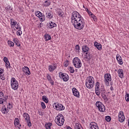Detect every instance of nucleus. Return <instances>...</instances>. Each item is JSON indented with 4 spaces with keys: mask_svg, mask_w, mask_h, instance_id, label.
I'll return each mask as SVG.
<instances>
[{
    "mask_svg": "<svg viewBox=\"0 0 129 129\" xmlns=\"http://www.w3.org/2000/svg\"><path fill=\"white\" fill-rule=\"evenodd\" d=\"M71 23L75 29L82 30L85 26V21L78 12H73L71 16Z\"/></svg>",
    "mask_w": 129,
    "mask_h": 129,
    "instance_id": "obj_1",
    "label": "nucleus"
},
{
    "mask_svg": "<svg viewBox=\"0 0 129 129\" xmlns=\"http://www.w3.org/2000/svg\"><path fill=\"white\" fill-rule=\"evenodd\" d=\"M85 84L87 88L89 89L93 88V86L95 85L94 78L93 77L89 76L87 77Z\"/></svg>",
    "mask_w": 129,
    "mask_h": 129,
    "instance_id": "obj_2",
    "label": "nucleus"
},
{
    "mask_svg": "<svg viewBox=\"0 0 129 129\" xmlns=\"http://www.w3.org/2000/svg\"><path fill=\"white\" fill-rule=\"evenodd\" d=\"M54 121L57 125L59 126H62L64 124V121L65 119H64V116L62 114H58V115L55 117Z\"/></svg>",
    "mask_w": 129,
    "mask_h": 129,
    "instance_id": "obj_3",
    "label": "nucleus"
},
{
    "mask_svg": "<svg viewBox=\"0 0 129 129\" xmlns=\"http://www.w3.org/2000/svg\"><path fill=\"white\" fill-rule=\"evenodd\" d=\"M11 85L12 89L14 90H17L19 88V82L16 78H12L11 82Z\"/></svg>",
    "mask_w": 129,
    "mask_h": 129,
    "instance_id": "obj_4",
    "label": "nucleus"
},
{
    "mask_svg": "<svg viewBox=\"0 0 129 129\" xmlns=\"http://www.w3.org/2000/svg\"><path fill=\"white\" fill-rule=\"evenodd\" d=\"M73 63L76 68H81V66H82V62L78 57H75L73 59Z\"/></svg>",
    "mask_w": 129,
    "mask_h": 129,
    "instance_id": "obj_5",
    "label": "nucleus"
},
{
    "mask_svg": "<svg viewBox=\"0 0 129 129\" xmlns=\"http://www.w3.org/2000/svg\"><path fill=\"white\" fill-rule=\"evenodd\" d=\"M96 106L101 112H104V111H105V106L102 103H101V102L99 101H97L96 103Z\"/></svg>",
    "mask_w": 129,
    "mask_h": 129,
    "instance_id": "obj_6",
    "label": "nucleus"
},
{
    "mask_svg": "<svg viewBox=\"0 0 129 129\" xmlns=\"http://www.w3.org/2000/svg\"><path fill=\"white\" fill-rule=\"evenodd\" d=\"M109 81H111V76L110 74H105L104 75V82L107 86H109Z\"/></svg>",
    "mask_w": 129,
    "mask_h": 129,
    "instance_id": "obj_7",
    "label": "nucleus"
},
{
    "mask_svg": "<svg viewBox=\"0 0 129 129\" xmlns=\"http://www.w3.org/2000/svg\"><path fill=\"white\" fill-rule=\"evenodd\" d=\"M23 116L25 119V120L27 121L28 126H32V123L31 122V118L30 117V115H29L28 113H23Z\"/></svg>",
    "mask_w": 129,
    "mask_h": 129,
    "instance_id": "obj_8",
    "label": "nucleus"
},
{
    "mask_svg": "<svg viewBox=\"0 0 129 129\" xmlns=\"http://www.w3.org/2000/svg\"><path fill=\"white\" fill-rule=\"evenodd\" d=\"M54 108L56 110H64L65 109V107L59 103H55L54 104Z\"/></svg>",
    "mask_w": 129,
    "mask_h": 129,
    "instance_id": "obj_9",
    "label": "nucleus"
},
{
    "mask_svg": "<svg viewBox=\"0 0 129 129\" xmlns=\"http://www.w3.org/2000/svg\"><path fill=\"white\" fill-rule=\"evenodd\" d=\"M59 73V77L60 78H62L63 81H68L69 80V76L66 73Z\"/></svg>",
    "mask_w": 129,
    "mask_h": 129,
    "instance_id": "obj_10",
    "label": "nucleus"
},
{
    "mask_svg": "<svg viewBox=\"0 0 129 129\" xmlns=\"http://www.w3.org/2000/svg\"><path fill=\"white\" fill-rule=\"evenodd\" d=\"M118 121L120 122H123L124 121V119H125V118L124 117V115H123V112L120 111L118 114Z\"/></svg>",
    "mask_w": 129,
    "mask_h": 129,
    "instance_id": "obj_11",
    "label": "nucleus"
},
{
    "mask_svg": "<svg viewBox=\"0 0 129 129\" xmlns=\"http://www.w3.org/2000/svg\"><path fill=\"white\" fill-rule=\"evenodd\" d=\"M22 71L27 75V76H29L30 74H31V72H30V69L28 67H24L22 69Z\"/></svg>",
    "mask_w": 129,
    "mask_h": 129,
    "instance_id": "obj_12",
    "label": "nucleus"
},
{
    "mask_svg": "<svg viewBox=\"0 0 129 129\" xmlns=\"http://www.w3.org/2000/svg\"><path fill=\"white\" fill-rule=\"evenodd\" d=\"M90 129H99L97 123L95 122H91L90 123Z\"/></svg>",
    "mask_w": 129,
    "mask_h": 129,
    "instance_id": "obj_13",
    "label": "nucleus"
},
{
    "mask_svg": "<svg viewBox=\"0 0 129 129\" xmlns=\"http://www.w3.org/2000/svg\"><path fill=\"white\" fill-rule=\"evenodd\" d=\"M92 54L89 52L88 53H86L85 59H86L87 61H91V59H92Z\"/></svg>",
    "mask_w": 129,
    "mask_h": 129,
    "instance_id": "obj_14",
    "label": "nucleus"
},
{
    "mask_svg": "<svg viewBox=\"0 0 129 129\" xmlns=\"http://www.w3.org/2000/svg\"><path fill=\"white\" fill-rule=\"evenodd\" d=\"M57 68V64L56 63L53 65H49L48 66V70L49 72H53L55 69Z\"/></svg>",
    "mask_w": 129,
    "mask_h": 129,
    "instance_id": "obj_15",
    "label": "nucleus"
},
{
    "mask_svg": "<svg viewBox=\"0 0 129 129\" xmlns=\"http://www.w3.org/2000/svg\"><path fill=\"white\" fill-rule=\"evenodd\" d=\"M72 90L74 96H76V97H79L80 96L78 90H77L76 88H73Z\"/></svg>",
    "mask_w": 129,
    "mask_h": 129,
    "instance_id": "obj_16",
    "label": "nucleus"
},
{
    "mask_svg": "<svg viewBox=\"0 0 129 129\" xmlns=\"http://www.w3.org/2000/svg\"><path fill=\"white\" fill-rule=\"evenodd\" d=\"M83 53L84 54H86V53L89 52V47L87 45H84L82 48Z\"/></svg>",
    "mask_w": 129,
    "mask_h": 129,
    "instance_id": "obj_17",
    "label": "nucleus"
},
{
    "mask_svg": "<svg viewBox=\"0 0 129 129\" xmlns=\"http://www.w3.org/2000/svg\"><path fill=\"white\" fill-rule=\"evenodd\" d=\"M116 59L120 65H122V64H123V62H122V59H121V56H120L119 54H117L116 55Z\"/></svg>",
    "mask_w": 129,
    "mask_h": 129,
    "instance_id": "obj_18",
    "label": "nucleus"
},
{
    "mask_svg": "<svg viewBox=\"0 0 129 129\" xmlns=\"http://www.w3.org/2000/svg\"><path fill=\"white\" fill-rule=\"evenodd\" d=\"M117 73L120 78H121V79L123 78V70L122 69H119L117 71Z\"/></svg>",
    "mask_w": 129,
    "mask_h": 129,
    "instance_id": "obj_19",
    "label": "nucleus"
},
{
    "mask_svg": "<svg viewBox=\"0 0 129 129\" xmlns=\"http://www.w3.org/2000/svg\"><path fill=\"white\" fill-rule=\"evenodd\" d=\"M95 47H96L98 50H101L102 48V45L100 43H98L97 42H95L94 43Z\"/></svg>",
    "mask_w": 129,
    "mask_h": 129,
    "instance_id": "obj_20",
    "label": "nucleus"
},
{
    "mask_svg": "<svg viewBox=\"0 0 129 129\" xmlns=\"http://www.w3.org/2000/svg\"><path fill=\"white\" fill-rule=\"evenodd\" d=\"M4 70L3 69L0 68V78L2 79V80H5L6 79V78L4 77Z\"/></svg>",
    "mask_w": 129,
    "mask_h": 129,
    "instance_id": "obj_21",
    "label": "nucleus"
},
{
    "mask_svg": "<svg viewBox=\"0 0 129 129\" xmlns=\"http://www.w3.org/2000/svg\"><path fill=\"white\" fill-rule=\"evenodd\" d=\"M47 78L49 82H50V84L52 85H54V81L52 80V78H51V76L50 75H47Z\"/></svg>",
    "mask_w": 129,
    "mask_h": 129,
    "instance_id": "obj_22",
    "label": "nucleus"
},
{
    "mask_svg": "<svg viewBox=\"0 0 129 129\" xmlns=\"http://www.w3.org/2000/svg\"><path fill=\"white\" fill-rule=\"evenodd\" d=\"M46 16L47 19H53V14L51 12H49V13H46Z\"/></svg>",
    "mask_w": 129,
    "mask_h": 129,
    "instance_id": "obj_23",
    "label": "nucleus"
},
{
    "mask_svg": "<svg viewBox=\"0 0 129 129\" xmlns=\"http://www.w3.org/2000/svg\"><path fill=\"white\" fill-rule=\"evenodd\" d=\"M57 25L53 22H49V28L50 29H53V28H55V27H56Z\"/></svg>",
    "mask_w": 129,
    "mask_h": 129,
    "instance_id": "obj_24",
    "label": "nucleus"
},
{
    "mask_svg": "<svg viewBox=\"0 0 129 129\" xmlns=\"http://www.w3.org/2000/svg\"><path fill=\"white\" fill-rule=\"evenodd\" d=\"M52 123L51 122H48L45 123V126L46 129H51V127L52 125Z\"/></svg>",
    "mask_w": 129,
    "mask_h": 129,
    "instance_id": "obj_25",
    "label": "nucleus"
},
{
    "mask_svg": "<svg viewBox=\"0 0 129 129\" xmlns=\"http://www.w3.org/2000/svg\"><path fill=\"white\" fill-rule=\"evenodd\" d=\"M2 112L4 114H6V113H8L9 112V109L6 107V106H4L2 108Z\"/></svg>",
    "mask_w": 129,
    "mask_h": 129,
    "instance_id": "obj_26",
    "label": "nucleus"
},
{
    "mask_svg": "<svg viewBox=\"0 0 129 129\" xmlns=\"http://www.w3.org/2000/svg\"><path fill=\"white\" fill-rule=\"evenodd\" d=\"M100 93L101 96H102L103 95H106V92L105 91L104 88H102L100 89Z\"/></svg>",
    "mask_w": 129,
    "mask_h": 129,
    "instance_id": "obj_27",
    "label": "nucleus"
},
{
    "mask_svg": "<svg viewBox=\"0 0 129 129\" xmlns=\"http://www.w3.org/2000/svg\"><path fill=\"white\" fill-rule=\"evenodd\" d=\"M13 42H14L16 45L18 46V47H20L21 46V44L20 43L18 38H14Z\"/></svg>",
    "mask_w": 129,
    "mask_h": 129,
    "instance_id": "obj_28",
    "label": "nucleus"
},
{
    "mask_svg": "<svg viewBox=\"0 0 129 129\" xmlns=\"http://www.w3.org/2000/svg\"><path fill=\"white\" fill-rule=\"evenodd\" d=\"M82 126L80 123H76L75 126V129H82Z\"/></svg>",
    "mask_w": 129,
    "mask_h": 129,
    "instance_id": "obj_29",
    "label": "nucleus"
},
{
    "mask_svg": "<svg viewBox=\"0 0 129 129\" xmlns=\"http://www.w3.org/2000/svg\"><path fill=\"white\" fill-rule=\"evenodd\" d=\"M51 5V2L49 0H47L44 2L43 4L44 7H49Z\"/></svg>",
    "mask_w": 129,
    "mask_h": 129,
    "instance_id": "obj_30",
    "label": "nucleus"
},
{
    "mask_svg": "<svg viewBox=\"0 0 129 129\" xmlns=\"http://www.w3.org/2000/svg\"><path fill=\"white\" fill-rule=\"evenodd\" d=\"M22 28L20 25V23H17V24L15 25L14 30H21Z\"/></svg>",
    "mask_w": 129,
    "mask_h": 129,
    "instance_id": "obj_31",
    "label": "nucleus"
},
{
    "mask_svg": "<svg viewBox=\"0 0 129 129\" xmlns=\"http://www.w3.org/2000/svg\"><path fill=\"white\" fill-rule=\"evenodd\" d=\"M44 39H45V41L47 42V41H49V40H51V36H50L48 34H45Z\"/></svg>",
    "mask_w": 129,
    "mask_h": 129,
    "instance_id": "obj_32",
    "label": "nucleus"
},
{
    "mask_svg": "<svg viewBox=\"0 0 129 129\" xmlns=\"http://www.w3.org/2000/svg\"><path fill=\"white\" fill-rule=\"evenodd\" d=\"M8 99V96H6L5 97V99H3V98H0V104H3L6 100Z\"/></svg>",
    "mask_w": 129,
    "mask_h": 129,
    "instance_id": "obj_33",
    "label": "nucleus"
},
{
    "mask_svg": "<svg viewBox=\"0 0 129 129\" xmlns=\"http://www.w3.org/2000/svg\"><path fill=\"white\" fill-rule=\"evenodd\" d=\"M11 25L12 28H15V26H16V24H17V21H13V19H11Z\"/></svg>",
    "mask_w": 129,
    "mask_h": 129,
    "instance_id": "obj_34",
    "label": "nucleus"
},
{
    "mask_svg": "<svg viewBox=\"0 0 129 129\" xmlns=\"http://www.w3.org/2000/svg\"><path fill=\"white\" fill-rule=\"evenodd\" d=\"M15 125H19L20 124V120L18 118H16L14 122Z\"/></svg>",
    "mask_w": 129,
    "mask_h": 129,
    "instance_id": "obj_35",
    "label": "nucleus"
},
{
    "mask_svg": "<svg viewBox=\"0 0 129 129\" xmlns=\"http://www.w3.org/2000/svg\"><path fill=\"white\" fill-rule=\"evenodd\" d=\"M45 15H44V14H43L39 17L40 22H44V21H45Z\"/></svg>",
    "mask_w": 129,
    "mask_h": 129,
    "instance_id": "obj_36",
    "label": "nucleus"
},
{
    "mask_svg": "<svg viewBox=\"0 0 129 129\" xmlns=\"http://www.w3.org/2000/svg\"><path fill=\"white\" fill-rule=\"evenodd\" d=\"M42 100H43V101H44V102H45V103H48V102H49V101H48V98H47L46 96H42Z\"/></svg>",
    "mask_w": 129,
    "mask_h": 129,
    "instance_id": "obj_37",
    "label": "nucleus"
},
{
    "mask_svg": "<svg viewBox=\"0 0 129 129\" xmlns=\"http://www.w3.org/2000/svg\"><path fill=\"white\" fill-rule=\"evenodd\" d=\"M8 44L9 45V47H14V46H15V44L12 41L9 40L8 42Z\"/></svg>",
    "mask_w": 129,
    "mask_h": 129,
    "instance_id": "obj_38",
    "label": "nucleus"
},
{
    "mask_svg": "<svg viewBox=\"0 0 129 129\" xmlns=\"http://www.w3.org/2000/svg\"><path fill=\"white\" fill-rule=\"evenodd\" d=\"M100 90H99V82H97L95 84V91Z\"/></svg>",
    "mask_w": 129,
    "mask_h": 129,
    "instance_id": "obj_39",
    "label": "nucleus"
},
{
    "mask_svg": "<svg viewBox=\"0 0 129 129\" xmlns=\"http://www.w3.org/2000/svg\"><path fill=\"white\" fill-rule=\"evenodd\" d=\"M102 97L105 102L108 101V98L106 96V95H103V96H102Z\"/></svg>",
    "mask_w": 129,
    "mask_h": 129,
    "instance_id": "obj_40",
    "label": "nucleus"
},
{
    "mask_svg": "<svg viewBox=\"0 0 129 129\" xmlns=\"http://www.w3.org/2000/svg\"><path fill=\"white\" fill-rule=\"evenodd\" d=\"M42 14H42L40 11H37L36 13H35L36 16L38 18H39L40 16H42Z\"/></svg>",
    "mask_w": 129,
    "mask_h": 129,
    "instance_id": "obj_41",
    "label": "nucleus"
},
{
    "mask_svg": "<svg viewBox=\"0 0 129 129\" xmlns=\"http://www.w3.org/2000/svg\"><path fill=\"white\" fill-rule=\"evenodd\" d=\"M125 99L126 101H129V95L128 93H127V92L126 93V95H125Z\"/></svg>",
    "mask_w": 129,
    "mask_h": 129,
    "instance_id": "obj_42",
    "label": "nucleus"
},
{
    "mask_svg": "<svg viewBox=\"0 0 129 129\" xmlns=\"http://www.w3.org/2000/svg\"><path fill=\"white\" fill-rule=\"evenodd\" d=\"M75 49L77 52H78L79 53V51H80V46H79V45H77L75 46Z\"/></svg>",
    "mask_w": 129,
    "mask_h": 129,
    "instance_id": "obj_43",
    "label": "nucleus"
},
{
    "mask_svg": "<svg viewBox=\"0 0 129 129\" xmlns=\"http://www.w3.org/2000/svg\"><path fill=\"white\" fill-rule=\"evenodd\" d=\"M105 119L106 120V121H110L111 118L109 116H106Z\"/></svg>",
    "mask_w": 129,
    "mask_h": 129,
    "instance_id": "obj_44",
    "label": "nucleus"
},
{
    "mask_svg": "<svg viewBox=\"0 0 129 129\" xmlns=\"http://www.w3.org/2000/svg\"><path fill=\"white\" fill-rule=\"evenodd\" d=\"M22 34V32L21 31V29H18V31H17V35L18 36H21Z\"/></svg>",
    "mask_w": 129,
    "mask_h": 129,
    "instance_id": "obj_45",
    "label": "nucleus"
},
{
    "mask_svg": "<svg viewBox=\"0 0 129 129\" xmlns=\"http://www.w3.org/2000/svg\"><path fill=\"white\" fill-rule=\"evenodd\" d=\"M41 107L43 109H45V108H46V105L45 104V103H44L43 102H42L41 103Z\"/></svg>",
    "mask_w": 129,
    "mask_h": 129,
    "instance_id": "obj_46",
    "label": "nucleus"
},
{
    "mask_svg": "<svg viewBox=\"0 0 129 129\" xmlns=\"http://www.w3.org/2000/svg\"><path fill=\"white\" fill-rule=\"evenodd\" d=\"M69 70L71 73H74V72H75V71L74 70V69L73 68V67H70L69 68Z\"/></svg>",
    "mask_w": 129,
    "mask_h": 129,
    "instance_id": "obj_47",
    "label": "nucleus"
},
{
    "mask_svg": "<svg viewBox=\"0 0 129 129\" xmlns=\"http://www.w3.org/2000/svg\"><path fill=\"white\" fill-rule=\"evenodd\" d=\"M57 14L58 16L61 17V18H63V14H62V12L60 10L57 12Z\"/></svg>",
    "mask_w": 129,
    "mask_h": 129,
    "instance_id": "obj_48",
    "label": "nucleus"
},
{
    "mask_svg": "<svg viewBox=\"0 0 129 129\" xmlns=\"http://www.w3.org/2000/svg\"><path fill=\"white\" fill-rule=\"evenodd\" d=\"M6 68H10L11 64H10V61L8 62H6Z\"/></svg>",
    "mask_w": 129,
    "mask_h": 129,
    "instance_id": "obj_49",
    "label": "nucleus"
},
{
    "mask_svg": "<svg viewBox=\"0 0 129 129\" xmlns=\"http://www.w3.org/2000/svg\"><path fill=\"white\" fill-rule=\"evenodd\" d=\"M4 61L5 62V63H9V59H8V57H4Z\"/></svg>",
    "mask_w": 129,
    "mask_h": 129,
    "instance_id": "obj_50",
    "label": "nucleus"
},
{
    "mask_svg": "<svg viewBox=\"0 0 129 129\" xmlns=\"http://www.w3.org/2000/svg\"><path fill=\"white\" fill-rule=\"evenodd\" d=\"M64 67H67L69 65V61L67 60L64 62Z\"/></svg>",
    "mask_w": 129,
    "mask_h": 129,
    "instance_id": "obj_51",
    "label": "nucleus"
},
{
    "mask_svg": "<svg viewBox=\"0 0 129 129\" xmlns=\"http://www.w3.org/2000/svg\"><path fill=\"white\" fill-rule=\"evenodd\" d=\"M95 93L97 96H99L100 95V90L95 91Z\"/></svg>",
    "mask_w": 129,
    "mask_h": 129,
    "instance_id": "obj_52",
    "label": "nucleus"
},
{
    "mask_svg": "<svg viewBox=\"0 0 129 129\" xmlns=\"http://www.w3.org/2000/svg\"><path fill=\"white\" fill-rule=\"evenodd\" d=\"M13 107V106L11 104V103H9L8 105H7V108H9L11 109Z\"/></svg>",
    "mask_w": 129,
    "mask_h": 129,
    "instance_id": "obj_53",
    "label": "nucleus"
},
{
    "mask_svg": "<svg viewBox=\"0 0 129 129\" xmlns=\"http://www.w3.org/2000/svg\"><path fill=\"white\" fill-rule=\"evenodd\" d=\"M4 94L3 92H0V97H4Z\"/></svg>",
    "mask_w": 129,
    "mask_h": 129,
    "instance_id": "obj_54",
    "label": "nucleus"
},
{
    "mask_svg": "<svg viewBox=\"0 0 129 129\" xmlns=\"http://www.w3.org/2000/svg\"><path fill=\"white\" fill-rule=\"evenodd\" d=\"M90 16H91L92 19H94V18H95V16L94 15H93V14H92V15H91Z\"/></svg>",
    "mask_w": 129,
    "mask_h": 129,
    "instance_id": "obj_55",
    "label": "nucleus"
},
{
    "mask_svg": "<svg viewBox=\"0 0 129 129\" xmlns=\"http://www.w3.org/2000/svg\"><path fill=\"white\" fill-rule=\"evenodd\" d=\"M93 19L94 20V21L95 22H97V18H96V16H95V17H94V18H93Z\"/></svg>",
    "mask_w": 129,
    "mask_h": 129,
    "instance_id": "obj_56",
    "label": "nucleus"
},
{
    "mask_svg": "<svg viewBox=\"0 0 129 129\" xmlns=\"http://www.w3.org/2000/svg\"><path fill=\"white\" fill-rule=\"evenodd\" d=\"M43 25V23H41L39 24V28H42V25Z\"/></svg>",
    "mask_w": 129,
    "mask_h": 129,
    "instance_id": "obj_57",
    "label": "nucleus"
},
{
    "mask_svg": "<svg viewBox=\"0 0 129 129\" xmlns=\"http://www.w3.org/2000/svg\"><path fill=\"white\" fill-rule=\"evenodd\" d=\"M88 14V15H89V16H91V15H92V13H91V11L89 12Z\"/></svg>",
    "mask_w": 129,
    "mask_h": 129,
    "instance_id": "obj_58",
    "label": "nucleus"
},
{
    "mask_svg": "<svg viewBox=\"0 0 129 129\" xmlns=\"http://www.w3.org/2000/svg\"><path fill=\"white\" fill-rule=\"evenodd\" d=\"M110 89V90H111V91H113V87L111 86Z\"/></svg>",
    "mask_w": 129,
    "mask_h": 129,
    "instance_id": "obj_59",
    "label": "nucleus"
},
{
    "mask_svg": "<svg viewBox=\"0 0 129 129\" xmlns=\"http://www.w3.org/2000/svg\"><path fill=\"white\" fill-rule=\"evenodd\" d=\"M89 10H88V8H85L86 12H88Z\"/></svg>",
    "mask_w": 129,
    "mask_h": 129,
    "instance_id": "obj_60",
    "label": "nucleus"
},
{
    "mask_svg": "<svg viewBox=\"0 0 129 129\" xmlns=\"http://www.w3.org/2000/svg\"><path fill=\"white\" fill-rule=\"evenodd\" d=\"M112 84H113V83H112V82H111L110 83V85H111V86H112Z\"/></svg>",
    "mask_w": 129,
    "mask_h": 129,
    "instance_id": "obj_61",
    "label": "nucleus"
},
{
    "mask_svg": "<svg viewBox=\"0 0 129 129\" xmlns=\"http://www.w3.org/2000/svg\"><path fill=\"white\" fill-rule=\"evenodd\" d=\"M127 125L129 126V119H128Z\"/></svg>",
    "mask_w": 129,
    "mask_h": 129,
    "instance_id": "obj_62",
    "label": "nucleus"
},
{
    "mask_svg": "<svg viewBox=\"0 0 129 129\" xmlns=\"http://www.w3.org/2000/svg\"><path fill=\"white\" fill-rule=\"evenodd\" d=\"M87 13L88 14V13H89V12H90V11L88 10V11H87Z\"/></svg>",
    "mask_w": 129,
    "mask_h": 129,
    "instance_id": "obj_63",
    "label": "nucleus"
},
{
    "mask_svg": "<svg viewBox=\"0 0 129 129\" xmlns=\"http://www.w3.org/2000/svg\"><path fill=\"white\" fill-rule=\"evenodd\" d=\"M83 8H85V7H84V5H83Z\"/></svg>",
    "mask_w": 129,
    "mask_h": 129,
    "instance_id": "obj_64",
    "label": "nucleus"
}]
</instances>
